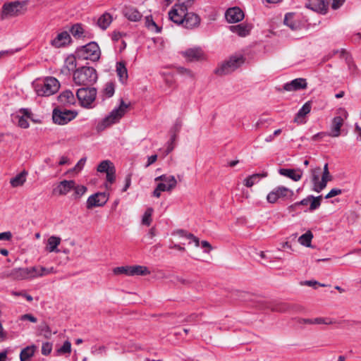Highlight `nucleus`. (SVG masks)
Instances as JSON below:
<instances>
[{"mask_svg":"<svg viewBox=\"0 0 361 361\" xmlns=\"http://www.w3.org/2000/svg\"><path fill=\"white\" fill-rule=\"evenodd\" d=\"M128 106V104L125 103L123 99H121L119 106L113 109L107 116L97 124V130L98 131H102L112 124L118 122L126 114Z\"/></svg>","mask_w":361,"mask_h":361,"instance_id":"nucleus-3","label":"nucleus"},{"mask_svg":"<svg viewBox=\"0 0 361 361\" xmlns=\"http://www.w3.org/2000/svg\"><path fill=\"white\" fill-rule=\"evenodd\" d=\"M313 238V234L310 231H307L305 233L302 234L298 238V242L302 245L305 247H311V242Z\"/></svg>","mask_w":361,"mask_h":361,"instance_id":"nucleus-40","label":"nucleus"},{"mask_svg":"<svg viewBox=\"0 0 361 361\" xmlns=\"http://www.w3.org/2000/svg\"><path fill=\"white\" fill-rule=\"evenodd\" d=\"M343 118L341 116H336L333 118L331 126V132L329 133V135L331 137H338L341 134V128L343 124Z\"/></svg>","mask_w":361,"mask_h":361,"instance_id":"nucleus-22","label":"nucleus"},{"mask_svg":"<svg viewBox=\"0 0 361 361\" xmlns=\"http://www.w3.org/2000/svg\"><path fill=\"white\" fill-rule=\"evenodd\" d=\"M75 188V181L73 180H63L59 182L53 190V193L57 195H66Z\"/></svg>","mask_w":361,"mask_h":361,"instance_id":"nucleus-14","label":"nucleus"},{"mask_svg":"<svg viewBox=\"0 0 361 361\" xmlns=\"http://www.w3.org/2000/svg\"><path fill=\"white\" fill-rule=\"evenodd\" d=\"M245 62V58L242 54H235L224 61L216 70L219 75L229 74L241 66Z\"/></svg>","mask_w":361,"mask_h":361,"instance_id":"nucleus-5","label":"nucleus"},{"mask_svg":"<svg viewBox=\"0 0 361 361\" xmlns=\"http://www.w3.org/2000/svg\"><path fill=\"white\" fill-rule=\"evenodd\" d=\"M75 55L78 59L81 60L95 61L100 58L101 51L98 44L94 42H92L78 48Z\"/></svg>","mask_w":361,"mask_h":361,"instance_id":"nucleus-4","label":"nucleus"},{"mask_svg":"<svg viewBox=\"0 0 361 361\" xmlns=\"http://www.w3.org/2000/svg\"><path fill=\"white\" fill-rule=\"evenodd\" d=\"M145 25L148 29L154 30L157 33L161 31V28L156 24L150 16L145 17Z\"/></svg>","mask_w":361,"mask_h":361,"instance_id":"nucleus-45","label":"nucleus"},{"mask_svg":"<svg viewBox=\"0 0 361 361\" xmlns=\"http://www.w3.org/2000/svg\"><path fill=\"white\" fill-rule=\"evenodd\" d=\"M71 32L73 37L80 38L83 34V28L80 25L75 24L72 26Z\"/></svg>","mask_w":361,"mask_h":361,"instance_id":"nucleus-50","label":"nucleus"},{"mask_svg":"<svg viewBox=\"0 0 361 361\" xmlns=\"http://www.w3.org/2000/svg\"><path fill=\"white\" fill-rule=\"evenodd\" d=\"M177 71L179 74H180L182 75H185V76H188L190 78L193 77V73L191 72V71H190L189 69H187L185 68L178 67L177 68Z\"/></svg>","mask_w":361,"mask_h":361,"instance_id":"nucleus-60","label":"nucleus"},{"mask_svg":"<svg viewBox=\"0 0 361 361\" xmlns=\"http://www.w3.org/2000/svg\"><path fill=\"white\" fill-rule=\"evenodd\" d=\"M225 17L226 20L230 23H235L240 22L244 18L243 11L238 7H233L228 8L226 13Z\"/></svg>","mask_w":361,"mask_h":361,"instance_id":"nucleus-15","label":"nucleus"},{"mask_svg":"<svg viewBox=\"0 0 361 361\" xmlns=\"http://www.w3.org/2000/svg\"><path fill=\"white\" fill-rule=\"evenodd\" d=\"M307 87V82L304 78H296L287 82L283 85V89L286 91L291 92L299 90L305 89Z\"/></svg>","mask_w":361,"mask_h":361,"instance_id":"nucleus-18","label":"nucleus"},{"mask_svg":"<svg viewBox=\"0 0 361 361\" xmlns=\"http://www.w3.org/2000/svg\"><path fill=\"white\" fill-rule=\"evenodd\" d=\"M97 95L95 88H80L76 92V97L80 102L81 105L85 107H90L94 101Z\"/></svg>","mask_w":361,"mask_h":361,"instance_id":"nucleus-8","label":"nucleus"},{"mask_svg":"<svg viewBox=\"0 0 361 361\" xmlns=\"http://www.w3.org/2000/svg\"><path fill=\"white\" fill-rule=\"evenodd\" d=\"M289 310H293L295 312H303L305 311V307L300 305L293 304L290 305Z\"/></svg>","mask_w":361,"mask_h":361,"instance_id":"nucleus-64","label":"nucleus"},{"mask_svg":"<svg viewBox=\"0 0 361 361\" xmlns=\"http://www.w3.org/2000/svg\"><path fill=\"white\" fill-rule=\"evenodd\" d=\"M116 73L122 82L126 81L128 78V71L124 62L120 61L116 63Z\"/></svg>","mask_w":361,"mask_h":361,"instance_id":"nucleus-35","label":"nucleus"},{"mask_svg":"<svg viewBox=\"0 0 361 361\" xmlns=\"http://www.w3.org/2000/svg\"><path fill=\"white\" fill-rule=\"evenodd\" d=\"M36 94L40 97H49L56 93L60 87L59 82L53 77L37 79L33 82Z\"/></svg>","mask_w":361,"mask_h":361,"instance_id":"nucleus-1","label":"nucleus"},{"mask_svg":"<svg viewBox=\"0 0 361 361\" xmlns=\"http://www.w3.org/2000/svg\"><path fill=\"white\" fill-rule=\"evenodd\" d=\"M74 192L73 194V197L74 199L80 198L86 192L87 188L84 185H76L75 183V188H73Z\"/></svg>","mask_w":361,"mask_h":361,"instance_id":"nucleus-44","label":"nucleus"},{"mask_svg":"<svg viewBox=\"0 0 361 361\" xmlns=\"http://www.w3.org/2000/svg\"><path fill=\"white\" fill-rule=\"evenodd\" d=\"M12 295H16V296H22V298H25L29 302H32L33 300L32 297L30 295L26 294L24 292L13 291L12 293Z\"/></svg>","mask_w":361,"mask_h":361,"instance_id":"nucleus-62","label":"nucleus"},{"mask_svg":"<svg viewBox=\"0 0 361 361\" xmlns=\"http://www.w3.org/2000/svg\"><path fill=\"white\" fill-rule=\"evenodd\" d=\"M294 195L292 190L285 186H278L273 189L267 196V200L269 203H275L279 198L291 199Z\"/></svg>","mask_w":361,"mask_h":361,"instance_id":"nucleus-7","label":"nucleus"},{"mask_svg":"<svg viewBox=\"0 0 361 361\" xmlns=\"http://www.w3.org/2000/svg\"><path fill=\"white\" fill-rule=\"evenodd\" d=\"M71 37L68 32L64 31L59 33L56 37L51 40V44L56 48H60L69 44Z\"/></svg>","mask_w":361,"mask_h":361,"instance_id":"nucleus-19","label":"nucleus"},{"mask_svg":"<svg viewBox=\"0 0 361 361\" xmlns=\"http://www.w3.org/2000/svg\"><path fill=\"white\" fill-rule=\"evenodd\" d=\"M86 162V158L85 157H83L82 159H80L78 162L76 164V165L75 166L74 168H73L72 169H71L68 172H79L82 170V169L83 168Z\"/></svg>","mask_w":361,"mask_h":361,"instance_id":"nucleus-57","label":"nucleus"},{"mask_svg":"<svg viewBox=\"0 0 361 361\" xmlns=\"http://www.w3.org/2000/svg\"><path fill=\"white\" fill-rule=\"evenodd\" d=\"M179 54L188 62L199 61L203 57V50L201 47H194L181 51Z\"/></svg>","mask_w":361,"mask_h":361,"instance_id":"nucleus-11","label":"nucleus"},{"mask_svg":"<svg viewBox=\"0 0 361 361\" xmlns=\"http://www.w3.org/2000/svg\"><path fill=\"white\" fill-rule=\"evenodd\" d=\"M152 213V208L149 207L147 209L142 219V224L143 225L149 226L151 224Z\"/></svg>","mask_w":361,"mask_h":361,"instance_id":"nucleus-47","label":"nucleus"},{"mask_svg":"<svg viewBox=\"0 0 361 361\" xmlns=\"http://www.w3.org/2000/svg\"><path fill=\"white\" fill-rule=\"evenodd\" d=\"M321 169L320 167H316L314 169H312L310 171L311 173V181L312 183V188L313 191L317 192H320L324 190V188H320L319 185L321 184V180H319Z\"/></svg>","mask_w":361,"mask_h":361,"instance_id":"nucleus-21","label":"nucleus"},{"mask_svg":"<svg viewBox=\"0 0 361 361\" xmlns=\"http://www.w3.org/2000/svg\"><path fill=\"white\" fill-rule=\"evenodd\" d=\"M59 102L63 105H71L75 102L74 94L71 90H65L61 92L59 97Z\"/></svg>","mask_w":361,"mask_h":361,"instance_id":"nucleus-26","label":"nucleus"},{"mask_svg":"<svg viewBox=\"0 0 361 361\" xmlns=\"http://www.w3.org/2000/svg\"><path fill=\"white\" fill-rule=\"evenodd\" d=\"M290 307V304L287 303H279L276 305L274 307H272L273 311L276 312H286L288 311Z\"/></svg>","mask_w":361,"mask_h":361,"instance_id":"nucleus-54","label":"nucleus"},{"mask_svg":"<svg viewBox=\"0 0 361 361\" xmlns=\"http://www.w3.org/2000/svg\"><path fill=\"white\" fill-rule=\"evenodd\" d=\"M104 92L107 97H111L114 94V85L112 82H107L105 85Z\"/></svg>","mask_w":361,"mask_h":361,"instance_id":"nucleus-53","label":"nucleus"},{"mask_svg":"<svg viewBox=\"0 0 361 361\" xmlns=\"http://www.w3.org/2000/svg\"><path fill=\"white\" fill-rule=\"evenodd\" d=\"M114 167V164L109 160L102 161L97 166V171L100 173H107L111 169Z\"/></svg>","mask_w":361,"mask_h":361,"instance_id":"nucleus-43","label":"nucleus"},{"mask_svg":"<svg viewBox=\"0 0 361 361\" xmlns=\"http://www.w3.org/2000/svg\"><path fill=\"white\" fill-rule=\"evenodd\" d=\"M329 2V5L331 4V7L334 10L340 8L345 2V0H326Z\"/></svg>","mask_w":361,"mask_h":361,"instance_id":"nucleus-56","label":"nucleus"},{"mask_svg":"<svg viewBox=\"0 0 361 361\" xmlns=\"http://www.w3.org/2000/svg\"><path fill=\"white\" fill-rule=\"evenodd\" d=\"M61 238L59 236L51 235L47 241L45 249L49 252H59L58 246L61 244Z\"/></svg>","mask_w":361,"mask_h":361,"instance_id":"nucleus-25","label":"nucleus"},{"mask_svg":"<svg viewBox=\"0 0 361 361\" xmlns=\"http://www.w3.org/2000/svg\"><path fill=\"white\" fill-rule=\"evenodd\" d=\"M52 350V344L49 342L43 343L42 346V353L44 355H48L51 353Z\"/></svg>","mask_w":361,"mask_h":361,"instance_id":"nucleus-58","label":"nucleus"},{"mask_svg":"<svg viewBox=\"0 0 361 361\" xmlns=\"http://www.w3.org/2000/svg\"><path fill=\"white\" fill-rule=\"evenodd\" d=\"M167 181L169 182V184L167 187H166V185L164 184V183H158V185H157V188H155V190L153 192V195L154 197H159L161 192L171 191L173 190V186L174 185L173 179L171 178V180L169 179Z\"/></svg>","mask_w":361,"mask_h":361,"instance_id":"nucleus-32","label":"nucleus"},{"mask_svg":"<svg viewBox=\"0 0 361 361\" xmlns=\"http://www.w3.org/2000/svg\"><path fill=\"white\" fill-rule=\"evenodd\" d=\"M284 23L292 30H297L300 27V23L295 20V15L291 13L285 16Z\"/></svg>","mask_w":361,"mask_h":361,"instance_id":"nucleus-33","label":"nucleus"},{"mask_svg":"<svg viewBox=\"0 0 361 361\" xmlns=\"http://www.w3.org/2000/svg\"><path fill=\"white\" fill-rule=\"evenodd\" d=\"M29 270L30 279L56 273V269L53 267L47 268L42 266H35L29 267Z\"/></svg>","mask_w":361,"mask_h":361,"instance_id":"nucleus-13","label":"nucleus"},{"mask_svg":"<svg viewBox=\"0 0 361 361\" xmlns=\"http://www.w3.org/2000/svg\"><path fill=\"white\" fill-rule=\"evenodd\" d=\"M130 276H146L150 272L147 267L141 265L130 266Z\"/></svg>","mask_w":361,"mask_h":361,"instance_id":"nucleus-34","label":"nucleus"},{"mask_svg":"<svg viewBox=\"0 0 361 361\" xmlns=\"http://www.w3.org/2000/svg\"><path fill=\"white\" fill-rule=\"evenodd\" d=\"M342 193V190L338 188H333L331 189L329 192L325 196L326 199H329L331 197H334L336 195H339Z\"/></svg>","mask_w":361,"mask_h":361,"instance_id":"nucleus-61","label":"nucleus"},{"mask_svg":"<svg viewBox=\"0 0 361 361\" xmlns=\"http://www.w3.org/2000/svg\"><path fill=\"white\" fill-rule=\"evenodd\" d=\"M332 180V176L330 173H322V178H321V184L319 186L320 188H325L326 187L327 183Z\"/></svg>","mask_w":361,"mask_h":361,"instance_id":"nucleus-52","label":"nucleus"},{"mask_svg":"<svg viewBox=\"0 0 361 361\" xmlns=\"http://www.w3.org/2000/svg\"><path fill=\"white\" fill-rule=\"evenodd\" d=\"M23 6L24 4L18 1L4 4L1 11V18L5 19L22 14Z\"/></svg>","mask_w":361,"mask_h":361,"instance_id":"nucleus-6","label":"nucleus"},{"mask_svg":"<svg viewBox=\"0 0 361 361\" xmlns=\"http://www.w3.org/2000/svg\"><path fill=\"white\" fill-rule=\"evenodd\" d=\"M108 201V196L105 192H97L90 195L87 200V208L92 209L96 207H102Z\"/></svg>","mask_w":361,"mask_h":361,"instance_id":"nucleus-12","label":"nucleus"},{"mask_svg":"<svg viewBox=\"0 0 361 361\" xmlns=\"http://www.w3.org/2000/svg\"><path fill=\"white\" fill-rule=\"evenodd\" d=\"M111 21V16L109 13H106L99 18L97 25L102 30H106L109 26Z\"/></svg>","mask_w":361,"mask_h":361,"instance_id":"nucleus-38","label":"nucleus"},{"mask_svg":"<svg viewBox=\"0 0 361 361\" xmlns=\"http://www.w3.org/2000/svg\"><path fill=\"white\" fill-rule=\"evenodd\" d=\"M20 319L23 321L27 320L32 323H36L37 322V319L30 314H25L22 315Z\"/></svg>","mask_w":361,"mask_h":361,"instance_id":"nucleus-63","label":"nucleus"},{"mask_svg":"<svg viewBox=\"0 0 361 361\" xmlns=\"http://www.w3.org/2000/svg\"><path fill=\"white\" fill-rule=\"evenodd\" d=\"M311 201V197H310V195H309L308 197H307L306 198H304L303 200H302L300 202H297L295 203H294L293 204L290 205L288 208L289 209H296L298 206L300 205H307Z\"/></svg>","mask_w":361,"mask_h":361,"instance_id":"nucleus-55","label":"nucleus"},{"mask_svg":"<svg viewBox=\"0 0 361 361\" xmlns=\"http://www.w3.org/2000/svg\"><path fill=\"white\" fill-rule=\"evenodd\" d=\"M28 173L27 171L23 170L20 173L17 174L15 177L11 178L10 184L13 188L22 186L26 181Z\"/></svg>","mask_w":361,"mask_h":361,"instance_id":"nucleus-29","label":"nucleus"},{"mask_svg":"<svg viewBox=\"0 0 361 361\" xmlns=\"http://www.w3.org/2000/svg\"><path fill=\"white\" fill-rule=\"evenodd\" d=\"M187 12L186 7L176 4L169 11V18L174 23L182 25L184 23Z\"/></svg>","mask_w":361,"mask_h":361,"instance_id":"nucleus-10","label":"nucleus"},{"mask_svg":"<svg viewBox=\"0 0 361 361\" xmlns=\"http://www.w3.org/2000/svg\"><path fill=\"white\" fill-rule=\"evenodd\" d=\"M126 18L130 21L137 22L142 18V14L133 7H127L123 11Z\"/></svg>","mask_w":361,"mask_h":361,"instance_id":"nucleus-28","label":"nucleus"},{"mask_svg":"<svg viewBox=\"0 0 361 361\" xmlns=\"http://www.w3.org/2000/svg\"><path fill=\"white\" fill-rule=\"evenodd\" d=\"M279 173L280 175L283 176L285 177L289 178L293 181H299L303 175V171L302 169H280L279 170Z\"/></svg>","mask_w":361,"mask_h":361,"instance_id":"nucleus-17","label":"nucleus"},{"mask_svg":"<svg viewBox=\"0 0 361 361\" xmlns=\"http://www.w3.org/2000/svg\"><path fill=\"white\" fill-rule=\"evenodd\" d=\"M76 115L77 113L73 111L55 109L53 111L52 119L56 124L65 125L73 120Z\"/></svg>","mask_w":361,"mask_h":361,"instance_id":"nucleus-9","label":"nucleus"},{"mask_svg":"<svg viewBox=\"0 0 361 361\" xmlns=\"http://www.w3.org/2000/svg\"><path fill=\"white\" fill-rule=\"evenodd\" d=\"M20 111L23 113V116H18V125L20 128H27L29 127L27 118L30 117V112L27 109H22Z\"/></svg>","mask_w":361,"mask_h":361,"instance_id":"nucleus-39","label":"nucleus"},{"mask_svg":"<svg viewBox=\"0 0 361 361\" xmlns=\"http://www.w3.org/2000/svg\"><path fill=\"white\" fill-rule=\"evenodd\" d=\"M267 176V173L252 174L244 180V185L247 188H250L255 185L260 178H264Z\"/></svg>","mask_w":361,"mask_h":361,"instance_id":"nucleus-36","label":"nucleus"},{"mask_svg":"<svg viewBox=\"0 0 361 361\" xmlns=\"http://www.w3.org/2000/svg\"><path fill=\"white\" fill-rule=\"evenodd\" d=\"M130 266L118 267L114 269L113 272L116 275L124 274L130 276Z\"/></svg>","mask_w":361,"mask_h":361,"instance_id":"nucleus-51","label":"nucleus"},{"mask_svg":"<svg viewBox=\"0 0 361 361\" xmlns=\"http://www.w3.org/2000/svg\"><path fill=\"white\" fill-rule=\"evenodd\" d=\"M312 109V104L310 102H307L298 111V114H296L294 122L297 123L298 124H302L305 123V117L306 115H307Z\"/></svg>","mask_w":361,"mask_h":361,"instance_id":"nucleus-20","label":"nucleus"},{"mask_svg":"<svg viewBox=\"0 0 361 361\" xmlns=\"http://www.w3.org/2000/svg\"><path fill=\"white\" fill-rule=\"evenodd\" d=\"M76 68V59L73 56H69L66 58L65 61L64 66L63 67V71L66 72V73H70L71 71H75Z\"/></svg>","mask_w":361,"mask_h":361,"instance_id":"nucleus-37","label":"nucleus"},{"mask_svg":"<svg viewBox=\"0 0 361 361\" xmlns=\"http://www.w3.org/2000/svg\"><path fill=\"white\" fill-rule=\"evenodd\" d=\"M307 7L321 14H326L329 8L326 0H310Z\"/></svg>","mask_w":361,"mask_h":361,"instance_id":"nucleus-16","label":"nucleus"},{"mask_svg":"<svg viewBox=\"0 0 361 361\" xmlns=\"http://www.w3.org/2000/svg\"><path fill=\"white\" fill-rule=\"evenodd\" d=\"M171 178H173L174 180V185L173 186V189L176 188V186L177 185L176 179L173 176L161 175L160 176L155 178L154 180L156 182L160 181V183H164V184L166 185V187H167L169 184V182H168L167 180H169V179L171 180Z\"/></svg>","mask_w":361,"mask_h":361,"instance_id":"nucleus-46","label":"nucleus"},{"mask_svg":"<svg viewBox=\"0 0 361 361\" xmlns=\"http://www.w3.org/2000/svg\"><path fill=\"white\" fill-rule=\"evenodd\" d=\"M71 351V343L68 341H66L63 345L56 350L57 355H63L70 353Z\"/></svg>","mask_w":361,"mask_h":361,"instance_id":"nucleus-49","label":"nucleus"},{"mask_svg":"<svg viewBox=\"0 0 361 361\" xmlns=\"http://www.w3.org/2000/svg\"><path fill=\"white\" fill-rule=\"evenodd\" d=\"M115 173L116 169L115 167H111V169L106 173V180L110 183H113L115 180Z\"/></svg>","mask_w":361,"mask_h":361,"instance_id":"nucleus-59","label":"nucleus"},{"mask_svg":"<svg viewBox=\"0 0 361 361\" xmlns=\"http://www.w3.org/2000/svg\"><path fill=\"white\" fill-rule=\"evenodd\" d=\"M200 20V18L197 14L187 12L183 25L186 28L192 29L199 25Z\"/></svg>","mask_w":361,"mask_h":361,"instance_id":"nucleus-24","label":"nucleus"},{"mask_svg":"<svg viewBox=\"0 0 361 361\" xmlns=\"http://www.w3.org/2000/svg\"><path fill=\"white\" fill-rule=\"evenodd\" d=\"M37 350V346L31 345L23 348L20 353V361H30Z\"/></svg>","mask_w":361,"mask_h":361,"instance_id":"nucleus-31","label":"nucleus"},{"mask_svg":"<svg viewBox=\"0 0 361 361\" xmlns=\"http://www.w3.org/2000/svg\"><path fill=\"white\" fill-rule=\"evenodd\" d=\"M251 26L247 24H239L230 26V30L240 37H245L250 33Z\"/></svg>","mask_w":361,"mask_h":361,"instance_id":"nucleus-30","label":"nucleus"},{"mask_svg":"<svg viewBox=\"0 0 361 361\" xmlns=\"http://www.w3.org/2000/svg\"><path fill=\"white\" fill-rule=\"evenodd\" d=\"M11 275L14 280L30 279L29 267L13 269Z\"/></svg>","mask_w":361,"mask_h":361,"instance_id":"nucleus-27","label":"nucleus"},{"mask_svg":"<svg viewBox=\"0 0 361 361\" xmlns=\"http://www.w3.org/2000/svg\"><path fill=\"white\" fill-rule=\"evenodd\" d=\"M39 331V335L45 337L46 338H49L53 335H56L57 333L56 331H52L46 323H42L40 324Z\"/></svg>","mask_w":361,"mask_h":361,"instance_id":"nucleus-41","label":"nucleus"},{"mask_svg":"<svg viewBox=\"0 0 361 361\" xmlns=\"http://www.w3.org/2000/svg\"><path fill=\"white\" fill-rule=\"evenodd\" d=\"M73 78L75 85L90 86L97 81V74L92 67L83 66L74 71Z\"/></svg>","mask_w":361,"mask_h":361,"instance_id":"nucleus-2","label":"nucleus"},{"mask_svg":"<svg viewBox=\"0 0 361 361\" xmlns=\"http://www.w3.org/2000/svg\"><path fill=\"white\" fill-rule=\"evenodd\" d=\"M314 325H331L336 324V321L330 317H315L314 318Z\"/></svg>","mask_w":361,"mask_h":361,"instance_id":"nucleus-42","label":"nucleus"},{"mask_svg":"<svg viewBox=\"0 0 361 361\" xmlns=\"http://www.w3.org/2000/svg\"><path fill=\"white\" fill-rule=\"evenodd\" d=\"M310 197H311V201H310V210L314 211L320 207L321 201L322 200V196L319 195L318 197H314L313 195H310Z\"/></svg>","mask_w":361,"mask_h":361,"instance_id":"nucleus-48","label":"nucleus"},{"mask_svg":"<svg viewBox=\"0 0 361 361\" xmlns=\"http://www.w3.org/2000/svg\"><path fill=\"white\" fill-rule=\"evenodd\" d=\"M176 235H178L180 238L183 239V242L181 244L185 245L186 243L190 244L192 243H195V247H199L200 240L194 236L192 234L187 233L183 230H178L176 232Z\"/></svg>","mask_w":361,"mask_h":361,"instance_id":"nucleus-23","label":"nucleus"}]
</instances>
